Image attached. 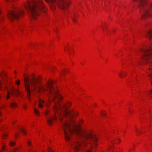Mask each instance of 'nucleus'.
Returning <instances> with one entry per match:
<instances>
[{
    "label": "nucleus",
    "instance_id": "1",
    "mask_svg": "<svg viewBox=\"0 0 152 152\" xmlns=\"http://www.w3.org/2000/svg\"><path fill=\"white\" fill-rule=\"evenodd\" d=\"M62 126L66 141L70 140V134H74L78 136L77 142H75L72 146L76 151H78L80 147L82 148L83 146H85L88 147V148H86V152H92L90 149L91 146H95L97 145V139L96 136L81 129L79 126L73 121L70 122L64 123Z\"/></svg>",
    "mask_w": 152,
    "mask_h": 152
},
{
    "label": "nucleus",
    "instance_id": "2",
    "mask_svg": "<svg viewBox=\"0 0 152 152\" xmlns=\"http://www.w3.org/2000/svg\"><path fill=\"white\" fill-rule=\"evenodd\" d=\"M24 81L25 88L28 97L31 93V88L32 91H37L39 92L46 91L50 96L53 97V99L62 98V96L55 90L51 81H50L45 85L41 83L39 78L34 77H32L29 81L28 76L24 77Z\"/></svg>",
    "mask_w": 152,
    "mask_h": 152
},
{
    "label": "nucleus",
    "instance_id": "3",
    "mask_svg": "<svg viewBox=\"0 0 152 152\" xmlns=\"http://www.w3.org/2000/svg\"><path fill=\"white\" fill-rule=\"evenodd\" d=\"M25 6L26 9L29 11L31 16L33 19H35L36 17L39 15L41 11H45L44 5L41 0H39L38 1L34 0L31 3L28 1Z\"/></svg>",
    "mask_w": 152,
    "mask_h": 152
},
{
    "label": "nucleus",
    "instance_id": "4",
    "mask_svg": "<svg viewBox=\"0 0 152 152\" xmlns=\"http://www.w3.org/2000/svg\"><path fill=\"white\" fill-rule=\"evenodd\" d=\"M139 1V7L142 18L152 16V3L148 0H133Z\"/></svg>",
    "mask_w": 152,
    "mask_h": 152
},
{
    "label": "nucleus",
    "instance_id": "5",
    "mask_svg": "<svg viewBox=\"0 0 152 152\" xmlns=\"http://www.w3.org/2000/svg\"><path fill=\"white\" fill-rule=\"evenodd\" d=\"M54 109L57 112L60 120H62L63 115L65 116H68L70 119L71 116H75L77 114V113L76 112L67 111L66 107L63 105L56 104L54 106Z\"/></svg>",
    "mask_w": 152,
    "mask_h": 152
},
{
    "label": "nucleus",
    "instance_id": "6",
    "mask_svg": "<svg viewBox=\"0 0 152 152\" xmlns=\"http://www.w3.org/2000/svg\"><path fill=\"white\" fill-rule=\"evenodd\" d=\"M46 1L50 3V6L52 10H54L56 8V6L57 5L61 9L63 10L66 9L70 3L69 0H45Z\"/></svg>",
    "mask_w": 152,
    "mask_h": 152
},
{
    "label": "nucleus",
    "instance_id": "7",
    "mask_svg": "<svg viewBox=\"0 0 152 152\" xmlns=\"http://www.w3.org/2000/svg\"><path fill=\"white\" fill-rule=\"evenodd\" d=\"M24 13L23 9L15 8L12 10L8 12V16L11 21L14 20H18L24 15Z\"/></svg>",
    "mask_w": 152,
    "mask_h": 152
},
{
    "label": "nucleus",
    "instance_id": "8",
    "mask_svg": "<svg viewBox=\"0 0 152 152\" xmlns=\"http://www.w3.org/2000/svg\"><path fill=\"white\" fill-rule=\"evenodd\" d=\"M140 52L143 54L141 56L142 60L147 62H150L151 61L148 60V59L151 57L152 58V45L148 49H140Z\"/></svg>",
    "mask_w": 152,
    "mask_h": 152
},
{
    "label": "nucleus",
    "instance_id": "9",
    "mask_svg": "<svg viewBox=\"0 0 152 152\" xmlns=\"http://www.w3.org/2000/svg\"><path fill=\"white\" fill-rule=\"evenodd\" d=\"M56 116L55 117H53L51 116L50 117H47V121L50 125H51L52 124L53 120H56Z\"/></svg>",
    "mask_w": 152,
    "mask_h": 152
},
{
    "label": "nucleus",
    "instance_id": "10",
    "mask_svg": "<svg viewBox=\"0 0 152 152\" xmlns=\"http://www.w3.org/2000/svg\"><path fill=\"white\" fill-rule=\"evenodd\" d=\"M146 72L147 73L149 74L148 76L152 78L151 84L152 86V67H150L149 69H148L146 71ZM149 91L150 93H152V90H150Z\"/></svg>",
    "mask_w": 152,
    "mask_h": 152
},
{
    "label": "nucleus",
    "instance_id": "11",
    "mask_svg": "<svg viewBox=\"0 0 152 152\" xmlns=\"http://www.w3.org/2000/svg\"><path fill=\"white\" fill-rule=\"evenodd\" d=\"M0 75L1 76L2 80L4 82L6 81L7 79V74L4 73H3L2 74L0 73Z\"/></svg>",
    "mask_w": 152,
    "mask_h": 152
},
{
    "label": "nucleus",
    "instance_id": "12",
    "mask_svg": "<svg viewBox=\"0 0 152 152\" xmlns=\"http://www.w3.org/2000/svg\"><path fill=\"white\" fill-rule=\"evenodd\" d=\"M12 92L13 94H14L17 96H18L20 94V92L18 89H14L13 88L12 89Z\"/></svg>",
    "mask_w": 152,
    "mask_h": 152
},
{
    "label": "nucleus",
    "instance_id": "13",
    "mask_svg": "<svg viewBox=\"0 0 152 152\" xmlns=\"http://www.w3.org/2000/svg\"><path fill=\"white\" fill-rule=\"evenodd\" d=\"M147 37L150 40L152 39V29L149 30L147 33Z\"/></svg>",
    "mask_w": 152,
    "mask_h": 152
},
{
    "label": "nucleus",
    "instance_id": "14",
    "mask_svg": "<svg viewBox=\"0 0 152 152\" xmlns=\"http://www.w3.org/2000/svg\"><path fill=\"white\" fill-rule=\"evenodd\" d=\"M44 102V101L43 100L40 99L39 101V107L40 108H42L43 107V104Z\"/></svg>",
    "mask_w": 152,
    "mask_h": 152
},
{
    "label": "nucleus",
    "instance_id": "15",
    "mask_svg": "<svg viewBox=\"0 0 152 152\" xmlns=\"http://www.w3.org/2000/svg\"><path fill=\"white\" fill-rule=\"evenodd\" d=\"M71 18L73 22L74 23H76L77 22V20L76 18V16L75 14L73 15H71Z\"/></svg>",
    "mask_w": 152,
    "mask_h": 152
},
{
    "label": "nucleus",
    "instance_id": "16",
    "mask_svg": "<svg viewBox=\"0 0 152 152\" xmlns=\"http://www.w3.org/2000/svg\"><path fill=\"white\" fill-rule=\"evenodd\" d=\"M126 73L124 72H120L119 74V76L121 78H123L125 76Z\"/></svg>",
    "mask_w": 152,
    "mask_h": 152
},
{
    "label": "nucleus",
    "instance_id": "17",
    "mask_svg": "<svg viewBox=\"0 0 152 152\" xmlns=\"http://www.w3.org/2000/svg\"><path fill=\"white\" fill-rule=\"evenodd\" d=\"M17 105V104L15 102H12L10 105V106L12 108L14 107Z\"/></svg>",
    "mask_w": 152,
    "mask_h": 152
},
{
    "label": "nucleus",
    "instance_id": "18",
    "mask_svg": "<svg viewBox=\"0 0 152 152\" xmlns=\"http://www.w3.org/2000/svg\"><path fill=\"white\" fill-rule=\"evenodd\" d=\"M34 111L35 114L37 115H39V111L36 108H35L34 109Z\"/></svg>",
    "mask_w": 152,
    "mask_h": 152
},
{
    "label": "nucleus",
    "instance_id": "19",
    "mask_svg": "<svg viewBox=\"0 0 152 152\" xmlns=\"http://www.w3.org/2000/svg\"><path fill=\"white\" fill-rule=\"evenodd\" d=\"M19 129L24 134H26V132L25 129L23 128H20Z\"/></svg>",
    "mask_w": 152,
    "mask_h": 152
},
{
    "label": "nucleus",
    "instance_id": "20",
    "mask_svg": "<svg viewBox=\"0 0 152 152\" xmlns=\"http://www.w3.org/2000/svg\"><path fill=\"white\" fill-rule=\"evenodd\" d=\"M10 145V146H14L15 145V143L12 141H11L9 143Z\"/></svg>",
    "mask_w": 152,
    "mask_h": 152
},
{
    "label": "nucleus",
    "instance_id": "21",
    "mask_svg": "<svg viewBox=\"0 0 152 152\" xmlns=\"http://www.w3.org/2000/svg\"><path fill=\"white\" fill-rule=\"evenodd\" d=\"M10 93L9 92H7V95L6 96V98L7 99H9L10 97Z\"/></svg>",
    "mask_w": 152,
    "mask_h": 152
},
{
    "label": "nucleus",
    "instance_id": "22",
    "mask_svg": "<svg viewBox=\"0 0 152 152\" xmlns=\"http://www.w3.org/2000/svg\"><path fill=\"white\" fill-rule=\"evenodd\" d=\"M20 81L19 80H16L15 82V83L16 84H17V85H18L20 84Z\"/></svg>",
    "mask_w": 152,
    "mask_h": 152
},
{
    "label": "nucleus",
    "instance_id": "23",
    "mask_svg": "<svg viewBox=\"0 0 152 152\" xmlns=\"http://www.w3.org/2000/svg\"><path fill=\"white\" fill-rule=\"evenodd\" d=\"M3 137L4 138H5V137L7 136V134L6 133H4L2 134Z\"/></svg>",
    "mask_w": 152,
    "mask_h": 152
},
{
    "label": "nucleus",
    "instance_id": "24",
    "mask_svg": "<svg viewBox=\"0 0 152 152\" xmlns=\"http://www.w3.org/2000/svg\"><path fill=\"white\" fill-rule=\"evenodd\" d=\"M48 152H54V151L50 148H48Z\"/></svg>",
    "mask_w": 152,
    "mask_h": 152
},
{
    "label": "nucleus",
    "instance_id": "25",
    "mask_svg": "<svg viewBox=\"0 0 152 152\" xmlns=\"http://www.w3.org/2000/svg\"><path fill=\"white\" fill-rule=\"evenodd\" d=\"M136 130L137 134H140L141 132V131H139L137 128L136 129Z\"/></svg>",
    "mask_w": 152,
    "mask_h": 152
},
{
    "label": "nucleus",
    "instance_id": "26",
    "mask_svg": "<svg viewBox=\"0 0 152 152\" xmlns=\"http://www.w3.org/2000/svg\"><path fill=\"white\" fill-rule=\"evenodd\" d=\"M28 151L29 152L31 151V152H36L35 151H34L32 148L29 149Z\"/></svg>",
    "mask_w": 152,
    "mask_h": 152
},
{
    "label": "nucleus",
    "instance_id": "27",
    "mask_svg": "<svg viewBox=\"0 0 152 152\" xmlns=\"http://www.w3.org/2000/svg\"><path fill=\"white\" fill-rule=\"evenodd\" d=\"M27 144L29 146H30L31 145V142L30 141H27Z\"/></svg>",
    "mask_w": 152,
    "mask_h": 152
},
{
    "label": "nucleus",
    "instance_id": "28",
    "mask_svg": "<svg viewBox=\"0 0 152 152\" xmlns=\"http://www.w3.org/2000/svg\"><path fill=\"white\" fill-rule=\"evenodd\" d=\"M22 106L23 108L26 109V104H23Z\"/></svg>",
    "mask_w": 152,
    "mask_h": 152
},
{
    "label": "nucleus",
    "instance_id": "29",
    "mask_svg": "<svg viewBox=\"0 0 152 152\" xmlns=\"http://www.w3.org/2000/svg\"><path fill=\"white\" fill-rule=\"evenodd\" d=\"M17 151V149H14V150L12 151L11 152H16V151Z\"/></svg>",
    "mask_w": 152,
    "mask_h": 152
},
{
    "label": "nucleus",
    "instance_id": "30",
    "mask_svg": "<svg viewBox=\"0 0 152 152\" xmlns=\"http://www.w3.org/2000/svg\"><path fill=\"white\" fill-rule=\"evenodd\" d=\"M2 83V81L1 80H0V87H1V85Z\"/></svg>",
    "mask_w": 152,
    "mask_h": 152
},
{
    "label": "nucleus",
    "instance_id": "31",
    "mask_svg": "<svg viewBox=\"0 0 152 152\" xmlns=\"http://www.w3.org/2000/svg\"><path fill=\"white\" fill-rule=\"evenodd\" d=\"M102 115L103 116H104L106 115V113H102Z\"/></svg>",
    "mask_w": 152,
    "mask_h": 152
},
{
    "label": "nucleus",
    "instance_id": "32",
    "mask_svg": "<svg viewBox=\"0 0 152 152\" xmlns=\"http://www.w3.org/2000/svg\"><path fill=\"white\" fill-rule=\"evenodd\" d=\"M6 1H8V2H10V1H13L12 0H5Z\"/></svg>",
    "mask_w": 152,
    "mask_h": 152
},
{
    "label": "nucleus",
    "instance_id": "33",
    "mask_svg": "<svg viewBox=\"0 0 152 152\" xmlns=\"http://www.w3.org/2000/svg\"><path fill=\"white\" fill-rule=\"evenodd\" d=\"M69 72V71L68 70H67L63 71V72Z\"/></svg>",
    "mask_w": 152,
    "mask_h": 152
},
{
    "label": "nucleus",
    "instance_id": "34",
    "mask_svg": "<svg viewBox=\"0 0 152 152\" xmlns=\"http://www.w3.org/2000/svg\"><path fill=\"white\" fill-rule=\"evenodd\" d=\"M48 111H46L45 112V114L46 115H47L48 114Z\"/></svg>",
    "mask_w": 152,
    "mask_h": 152
},
{
    "label": "nucleus",
    "instance_id": "35",
    "mask_svg": "<svg viewBox=\"0 0 152 152\" xmlns=\"http://www.w3.org/2000/svg\"><path fill=\"white\" fill-rule=\"evenodd\" d=\"M2 148L3 150L4 149V146L3 145V146H2Z\"/></svg>",
    "mask_w": 152,
    "mask_h": 152
},
{
    "label": "nucleus",
    "instance_id": "36",
    "mask_svg": "<svg viewBox=\"0 0 152 152\" xmlns=\"http://www.w3.org/2000/svg\"><path fill=\"white\" fill-rule=\"evenodd\" d=\"M18 134H15V136L16 137H18Z\"/></svg>",
    "mask_w": 152,
    "mask_h": 152
},
{
    "label": "nucleus",
    "instance_id": "37",
    "mask_svg": "<svg viewBox=\"0 0 152 152\" xmlns=\"http://www.w3.org/2000/svg\"><path fill=\"white\" fill-rule=\"evenodd\" d=\"M132 149L131 148H130V149L129 150V151H131V150H132Z\"/></svg>",
    "mask_w": 152,
    "mask_h": 152
},
{
    "label": "nucleus",
    "instance_id": "38",
    "mask_svg": "<svg viewBox=\"0 0 152 152\" xmlns=\"http://www.w3.org/2000/svg\"><path fill=\"white\" fill-rule=\"evenodd\" d=\"M1 115V111H0V116Z\"/></svg>",
    "mask_w": 152,
    "mask_h": 152
},
{
    "label": "nucleus",
    "instance_id": "39",
    "mask_svg": "<svg viewBox=\"0 0 152 152\" xmlns=\"http://www.w3.org/2000/svg\"><path fill=\"white\" fill-rule=\"evenodd\" d=\"M15 73H16V72L15 71Z\"/></svg>",
    "mask_w": 152,
    "mask_h": 152
},
{
    "label": "nucleus",
    "instance_id": "40",
    "mask_svg": "<svg viewBox=\"0 0 152 152\" xmlns=\"http://www.w3.org/2000/svg\"><path fill=\"white\" fill-rule=\"evenodd\" d=\"M1 121H2V120H0V122H1Z\"/></svg>",
    "mask_w": 152,
    "mask_h": 152
},
{
    "label": "nucleus",
    "instance_id": "41",
    "mask_svg": "<svg viewBox=\"0 0 152 152\" xmlns=\"http://www.w3.org/2000/svg\"><path fill=\"white\" fill-rule=\"evenodd\" d=\"M102 28H103V29H104V27H103V26H102Z\"/></svg>",
    "mask_w": 152,
    "mask_h": 152
},
{
    "label": "nucleus",
    "instance_id": "42",
    "mask_svg": "<svg viewBox=\"0 0 152 152\" xmlns=\"http://www.w3.org/2000/svg\"><path fill=\"white\" fill-rule=\"evenodd\" d=\"M54 101L56 102V101Z\"/></svg>",
    "mask_w": 152,
    "mask_h": 152
}]
</instances>
